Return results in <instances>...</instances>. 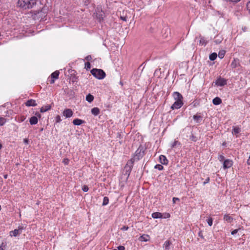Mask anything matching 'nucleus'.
Returning <instances> with one entry per match:
<instances>
[{"label": "nucleus", "mask_w": 250, "mask_h": 250, "mask_svg": "<svg viewBox=\"0 0 250 250\" xmlns=\"http://www.w3.org/2000/svg\"><path fill=\"white\" fill-rule=\"evenodd\" d=\"M121 19L124 21H126L127 18L126 17H121Z\"/></svg>", "instance_id": "nucleus-50"}, {"label": "nucleus", "mask_w": 250, "mask_h": 250, "mask_svg": "<svg viewBox=\"0 0 250 250\" xmlns=\"http://www.w3.org/2000/svg\"><path fill=\"white\" fill-rule=\"evenodd\" d=\"M180 145V142H179L178 141L175 140L170 146V147L171 148H174L177 146H179Z\"/></svg>", "instance_id": "nucleus-26"}, {"label": "nucleus", "mask_w": 250, "mask_h": 250, "mask_svg": "<svg viewBox=\"0 0 250 250\" xmlns=\"http://www.w3.org/2000/svg\"><path fill=\"white\" fill-rule=\"evenodd\" d=\"M88 187L86 185H84L82 188V190L84 192H87L88 190Z\"/></svg>", "instance_id": "nucleus-38"}, {"label": "nucleus", "mask_w": 250, "mask_h": 250, "mask_svg": "<svg viewBox=\"0 0 250 250\" xmlns=\"http://www.w3.org/2000/svg\"><path fill=\"white\" fill-rule=\"evenodd\" d=\"M86 59L88 61H90L92 59V57L90 55H88L86 57Z\"/></svg>", "instance_id": "nucleus-49"}, {"label": "nucleus", "mask_w": 250, "mask_h": 250, "mask_svg": "<svg viewBox=\"0 0 250 250\" xmlns=\"http://www.w3.org/2000/svg\"><path fill=\"white\" fill-rule=\"evenodd\" d=\"M94 100V96L90 94H88L86 96V100L89 102L91 103Z\"/></svg>", "instance_id": "nucleus-23"}, {"label": "nucleus", "mask_w": 250, "mask_h": 250, "mask_svg": "<svg viewBox=\"0 0 250 250\" xmlns=\"http://www.w3.org/2000/svg\"><path fill=\"white\" fill-rule=\"evenodd\" d=\"M227 84V81L224 78L219 77L215 82V84L217 86H223Z\"/></svg>", "instance_id": "nucleus-8"}, {"label": "nucleus", "mask_w": 250, "mask_h": 250, "mask_svg": "<svg viewBox=\"0 0 250 250\" xmlns=\"http://www.w3.org/2000/svg\"><path fill=\"white\" fill-rule=\"evenodd\" d=\"M233 165V162L230 159H227L224 160L223 162V168L227 169L230 168Z\"/></svg>", "instance_id": "nucleus-9"}, {"label": "nucleus", "mask_w": 250, "mask_h": 250, "mask_svg": "<svg viewBox=\"0 0 250 250\" xmlns=\"http://www.w3.org/2000/svg\"><path fill=\"white\" fill-rule=\"evenodd\" d=\"M170 217V214L168 213H166L165 214H163V218H168Z\"/></svg>", "instance_id": "nucleus-41"}, {"label": "nucleus", "mask_w": 250, "mask_h": 250, "mask_svg": "<svg viewBox=\"0 0 250 250\" xmlns=\"http://www.w3.org/2000/svg\"><path fill=\"white\" fill-rule=\"evenodd\" d=\"M62 162L64 164V165H67L69 163V160L67 158L64 159L63 160Z\"/></svg>", "instance_id": "nucleus-40"}, {"label": "nucleus", "mask_w": 250, "mask_h": 250, "mask_svg": "<svg viewBox=\"0 0 250 250\" xmlns=\"http://www.w3.org/2000/svg\"><path fill=\"white\" fill-rule=\"evenodd\" d=\"M37 0H19L18 5L24 9L32 8L36 5Z\"/></svg>", "instance_id": "nucleus-2"}, {"label": "nucleus", "mask_w": 250, "mask_h": 250, "mask_svg": "<svg viewBox=\"0 0 250 250\" xmlns=\"http://www.w3.org/2000/svg\"><path fill=\"white\" fill-rule=\"evenodd\" d=\"M6 120L3 117L0 118V125H3L6 123Z\"/></svg>", "instance_id": "nucleus-31"}, {"label": "nucleus", "mask_w": 250, "mask_h": 250, "mask_svg": "<svg viewBox=\"0 0 250 250\" xmlns=\"http://www.w3.org/2000/svg\"><path fill=\"white\" fill-rule=\"evenodd\" d=\"M0 250H4V249L2 247V246H0Z\"/></svg>", "instance_id": "nucleus-55"}, {"label": "nucleus", "mask_w": 250, "mask_h": 250, "mask_svg": "<svg viewBox=\"0 0 250 250\" xmlns=\"http://www.w3.org/2000/svg\"><path fill=\"white\" fill-rule=\"evenodd\" d=\"M199 42H200V44H201L202 45H206V42L203 37L200 38Z\"/></svg>", "instance_id": "nucleus-33"}, {"label": "nucleus", "mask_w": 250, "mask_h": 250, "mask_svg": "<svg viewBox=\"0 0 250 250\" xmlns=\"http://www.w3.org/2000/svg\"><path fill=\"white\" fill-rule=\"evenodd\" d=\"M51 108V106L50 105H46L45 106H42L40 109V112L42 113H43L46 112Z\"/></svg>", "instance_id": "nucleus-20"}, {"label": "nucleus", "mask_w": 250, "mask_h": 250, "mask_svg": "<svg viewBox=\"0 0 250 250\" xmlns=\"http://www.w3.org/2000/svg\"><path fill=\"white\" fill-rule=\"evenodd\" d=\"M91 73L95 78L99 80L104 79L106 75L105 72L100 69L93 68L91 70Z\"/></svg>", "instance_id": "nucleus-3"}, {"label": "nucleus", "mask_w": 250, "mask_h": 250, "mask_svg": "<svg viewBox=\"0 0 250 250\" xmlns=\"http://www.w3.org/2000/svg\"><path fill=\"white\" fill-rule=\"evenodd\" d=\"M55 121H56V123H60L62 121V119L61 118V117L59 116V115H57L56 117H55Z\"/></svg>", "instance_id": "nucleus-36"}, {"label": "nucleus", "mask_w": 250, "mask_h": 250, "mask_svg": "<svg viewBox=\"0 0 250 250\" xmlns=\"http://www.w3.org/2000/svg\"><path fill=\"white\" fill-rule=\"evenodd\" d=\"M225 54V51L224 50L220 51L218 53V57L220 59H222L224 57Z\"/></svg>", "instance_id": "nucleus-27"}, {"label": "nucleus", "mask_w": 250, "mask_h": 250, "mask_svg": "<svg viewBox=\"0 0 250 250\" xmlns=\"http://www.w3.org/2000/svg\"><path fill=\"white\" fill-rule=\"evenodd\" d=\"M215 42H216V43L220 42H219V41H216V40Z\"/></svg>", "instance_id": "nucleus-56"}, {"label": "nucleus", "mask_w": 250, "mask_h": 250, "mask_svg": "<svg viewBox=\"0 0 250 250\" xmlns=\"http://www.w3.org/2000/svg\"><path fill=\"white\" fill-rule=\"evenodd\" d=\"M84 123V121L78 118L75 119L73 121V124L75 125H80Z\"/></svg>", "instance_id": "nucleus-15"}, {"label": "nucleus", "mask_w": 250, "mask_h": 250, "mask_svg": "<svg viewBox=\"0 0 250 250\" xmlns=\"http://www.w3.org/2000/svg\"><path fill=\"white\" fill-rule=\"evenodd\" d=\"M23 227L19 226L18 229L10 231V236L16 237L22 233Z\"/></svg>", "instance_id": "nucleus-6"}, {"label": "nucleus", "mask_w": 250, "mask_h": 250, "mask_svg": "<svg viewBox=\"0 0 250 250\" xmlns=\"http://www.w3.org/2000/svg\"><path fill=\"white\" fill-rule=\"evenodd\" d=\"M109 199L107 197H104L103 199V205L105 206L108 204Z\"/></svg>", "instance_id": "nucleus-28"}, {"label": "nucleus", "mask_w": 250, "mask_h": 250, "mask_svg": "<svg viewBox=\"0 0 250 250\" xmlns=\"http://www.w3.org/2000/svg\"><path fill=\"white\" fill-rule=\"evenodd\" d=\"M227 1L232 2H238L240 0H227Z\"/></svg>", "instance_id": "nucleus-48"}, {"label": "nucleus", "mask_w": 250, "mask_h": 250, "mask_svg": "<svg viewBox=\"0 0 250 250\" xmlns=\"http://www.w3.org/2000/svg\"><path fill=\"white\" fill-rule=\"evenodd\" d=\"M179 201V199L178 198H177V197L173 198L172 201H173V203H175L176 202V201Z\"/></svg>", "instance_id": "nucleus-46"}, {"label": "nucleus", "mask_w": 250, "mask_h": 250, "mask_svg": "<svg viewBox=\"0 0 250 250\" xmlns=\"http://www.w3.org/2000/svg\"><path fill=\"white\" fill-rule=\"evenodd\" d=\"M91 113L94 116H97L100 113V109L98 107H94L91 109Z\"/></svg>", "instance_id": "nucleus-21"}, {"label": "nucleus", "mask_w": 250, "mask_h": 250, "mask_svg": "<svg viewBox=\"0 0 250 250\" xmlns=\"http://www.w3.org/2000/svg\"><path fill=\"white\" fill-rule=\"evenodd\" d=\"M25 105L27 106H35L37 105V104L35 100L30 99L25 103Z\"/></svg>", "instance_id": "nucleus-13"}, {"label": "nucleus", "mask_w": 250, "mask_h": 250, "mask_svg": "<svg viewBox=\"0 0 250 250\" xmlns=\"http://www.w3.org/2000/svg\"><path fill=\"white\" fill-rule=\"evenodd\" d=\"M190 139L193 142H196L197 140V137L194 136V135L192 134L190 136Z\"/></svg>", "instance_id": "nucleus-35"}, {"label": "nucleus", "mask_w": 250, "mask_h": 250, "mask_svg": "<svg viewBox=\"0 0 250 250\" xmlns=\"http://www.w3.org/2000/svg\"><path fill=\"white\" fill-rule=\"evenodd\" d=\"M144 153L143 148L139 147L135 151V155L134 157V161L139 160L143 157Z\"/></svg>", "instance_id": "nucleus-4"}, {"label": "nucleus", "mask_w": 250, "mask_h": 250, "mask_svg": "<svg viewBox=\"0 0 250 250\" xmlns=\"http://www.w3.org/2000/svg\"><path fill=\"white\" fill-rule=\"evenodd\" d=\"M224 159H225V157L223 155H220L219 156L218 160L219 161L222 162V161H224Z\"/></svg>", "instance_id": "nucleus-39"}, {"label": "nucleus", "mask_w": 250, "mask_h": 250, "mask_svg": "<svg viewBox=\"0 0 250 250\" xmlns=\"http://www.w3.org/2000/svg\"><path fill=\"white\" fill-rule=\"evenodd\" d=\"M239 65V60L238 59H234L231 62L230 66L232 68H235Z\"/></svg>", "instance_id": "nucleus-14"}, {"label": "nucleus", "mask_w": 250, "mask_h": 250, "mask_svg": "<svg viewBox=\"0 0 250 250\" xmlns=\"http://www.w3.org/2000/svg\"><path fill=\"white\" fill-rule=\"evenodd\" d=\"M171 244V243L169 241H166L163 245V248H164V250H169L170 246Z\"/></svg>", "instance_id": "nucleus-19"}, {"label": "nucleus", "mask_w": 250, "mask_h": 250, "mask_svg": "<svg viewBox=\"0 0 250 250\" xmlns=\"http://www.w3.org/2000/svg\"><path fill=\"white\" fill-rule=\"evenodd\" d=\"M172 96L175 101L171 105V109L174 110L181 107L183 105V97L182 95L178 92H174L172 94Z\"/></svg>", "instance_id": "nucleus-1"}, {"label": "nucleus", "mask_w": 250, "mask_h": 250, "mask_svg": "<svg viewBox=\"0 0 250 250\" xmlns=\"http://www.w3.org/2000/svg\"><path fill=\"white\" fill-rule=\"evenodd\" d=\"M159 161L162 164L165 165H167L168 162V161L167 159V157L163 155H161L159 156Z\"/></svg>", "instance_id": "nucleus-12"}, {"label": "nucleus", "mask_w": 250, "mask_h": 250, "mask_svg": "<svg viewBox=\"0 0 250 250\" xmlns=\"http://www.w3.org/2000/svg\"><path fill=\"white\" fill-rule=\"evenodd\" d=\"M215 42H216V43L220 42H219V41H216V40Z\"/></svg>", "instance_id": "nucleus-57"}, {"label": "nucleus", "mask_w": 250, "mask_h": 250, "mask_svg": "<svg viewBox=\"0 0 250 250\" xmlns=\"http://www.w3.org/2000/svg\"><path fill=\"white\" fill-rule=\"evenodd\" d=\"M85 67L87 70L88 69H90L91 67V64L90 62H87L85 63Z\"/></svg>", "instance_id": "nucleus-37"}, {"label": "nucleus", "mask_w": 250, "mask_h": 250, "mask_svg": "<svg viewBox=\"0 0 250 250\" xmlns=\"http://www.w3.org/2000/svg\"><path fill=\"white\" fill-rule=\"evenodd\" d=\"M23 142H24L25 144H28V143H29V140H28V139H24L23 140Z\"/></svg>", "instance_id": "nucleus-51"}, {"label": "nucleus", "mask_w": 250, "mask_h": 250, "mask_svg": "<svg viewBox=\"0 0 250 250\" xmlns=\"http://www.w3.org/2000/svg\"><path fill=\"white\" fill-rule=\"evenodd\" d=\"M103 14H100L98 16V18L100 20H101V19H103Z\"/></svg>", "instance_id": "nucleus-52"}, {"label": "nucleus", "mask_w": 250, "mask_h": 250, "mask_svg": "<svg viewBox=\"0 0 250 250\" xmlns=\"http://www.w3.org/2000/svg\"><path fill=\"white\" fill-rule=\"evenodd\" d=\"M62 114L66 118H70L73 116V112L71 109L67 108L64 110Z\"/></svg>", "instance_id": "nucleus-10"}, {"label": "nucleus", "mask_w": 250, "mask_h": 250, "mask_svg": "<svg viewBox=\"0 0 250 250\" xmlns=\"http://www.w3.org/2000/svg\"><path fill=\"white\" fill-rule=\"evenodd\" d=\"M152 217L153 218H163V214L160 212H156L152 214Z\"/></svg>", "instance_id": "nucleus-16"}, {"label": "nucleus", "mask_w": 250, "mask_h": 250, "mask_svg": "<svg viewBox=\"0 0 250 250\" xmlns=\"http://www.w3.org/2000/svg\"><path fill=\"white\" fill-rule=\"evenodd\" d=\"M221 103H222L221 99L218 97L214 98L212 100L213 104L214 105H216L221 104Z\"/></svg>", "instance_id": "nucleus-18"}, {"label": "nucleus", "mask_w": 250, "mask_h": 250, "mask_svg": "<svg viewBox=\"0 0 250 250\" xmlns=\"http://www.w3.org/2000/svg\"><path fill=\"white\" fill-rule=\"evenodd\" d=\"M240 128L237 127H233V130H232V133L238 134L240 132Z\"/></svg>", "instance_id": "nucleus-29"}, {"label": "nucleus", "mask_w": 250, "mask_h": 250, "mask_svg": "<svg viewBox=\"0 0 250 250\" xmlns=\"http://www.w3.org/2000/svg\"><path fill=\"white\" fill-rule=\"evenodd\" d=\"M198 235H199V236L201 237L202 238H203V236L201 232H199Z\"/></svg>", "instance_id": "nucleus-53"}, {"label": "nucleus", "mask_w": 250, "mask_h": 250, "mask_svg": "<svg viewBox=\"0 0 250 250\" xmlns=\"http://www.w3.org/2000/svg\"><path fill=\"white\" fill-rule=\"evenodd\" d=\"M128 229V227L127 226H123L121 229L122 230H127Z\"/></svg>", "instance_id": "nucleus-44"}, {"label": "nucleus", "mask_w": 250, "mask_h": 250, "mask_svg": "<svg viewBox=\"0 0 250 250\" xmlns=\"http://www.w3.org/2000/svg\"><path fill=\"white\" fill-rule=\"evenodd\" d=\"M133 163V161H132L131 159L130 162H127L125 165V167H124V170L125 171V175L129 176L132 169Z\"/></svg>", "instance_id": "nucleus-5"}, {"label": "nucleus", "mask_w": 250, "mask_h": 250, "mask_svg": "<svg viewBox=\"0 0 250 250\" xmlns=\"http://www.w3.org/2000/svg\"><path fill=\"white\" fill-rule=\"evenodd\" d=\"M3 177L4 179H6L7 178V175H6V174L4 175Z\"/></svg>", "instance_id": "nucleus-54"}, {"label": "nucleus", "mask_w": 250, "mask_h": 250, "mask_svg": "<svg viewBox=\"0 0 250 250\" xmlns=\"http://www.w3.org/2000/svg\"><path fill=\"white\" fill-rule=\"evenodd\" d=\"M118 250H125V248L123 246H119V247H118Z\"/></svg>", "instance_id": "nucleus-43"}, {"label": "nucleus", "mask_w": 250, "mask_h": 250, "mask_svg": "<svg viewBox=\"0 0 250 250\" xmlns=\"http://www.w3.org/2000/svg\"><path fill=\"white\" fill-rule=\"evenodd\" d=\"M193 118L194 121H195L197 123L200 122L202 119V118L200 116L197 115H194Z\"/></svg>", "instance_id": "nucleus-25"}, {"label": "nucleus", "mask_w": 250, "mask_h": 250, "mask_svg": "<svg viewBox=\"0 0 250 250\" xmlns=\"http://www.w3.org/2000/svg\"><path fill=\"white\" fill-rule=\"evenodd\" d=\"M239 230V229H235L233 230V231H231V234L234 235V234H236L238 232Z\"/></svg>", "instance_id": "nucleus-42"}, {"label": "nucleus", "mask_w": 250, "mask_h": 250, "mask_svg": "<svg viewBox=\"0 0 250 250\" xmlns=\"http://www.w3.org/2000/svg\"><path fill=\"white\" fill-rule=\"evenodd\" d=\"M36 116H32L29 119V123L31 125H35L38 123V117L41 118V115L39 113H36Z\"/></svg>", "instance_id": "nucleus-7"}, {"label": "nucleus", "mask_w": 250, "mask_h": 250, "mask_svg": "<svg viewBox=\"0 0 250 250\" xmlns=\"http://www.w3.org/2000/svg\"><path fill=\"white\" fill-rule=\"evenodd\" d=\"M149 239V236L147 234H143L139 238V240L141 241L147 242Z\"/></svg>", "instance_id": "nucleus-17"}, {"label": "nucleus", "mask_w": 250, "mask_h": 250, "mask_svg": "<svg viewBox=\"0 0 250 250\" xmlns=\"http://www.w3.org/2000/svg\"><path fill=\"white\" fill-rule=\"evenodd\" d=\"M154 168L156 169H157L159 170H162L163 169L164 167L162 165L158 164V165H155V166L154 167Z\"/></svg>", "instance_id": "nucleus-32"}, {"label": "nucleus", "mask_w": 250, "mask_h": 250, "mask_svg": "<svg viewBox=\"0 0 250 250\" xmlns=\"http://www.w3.org/2000/svg\"><path fill=\"white\" fill-rule=\"evenodd\" d=\"M247 7V9L249 10V13L250 14V1L248 3Z\"/></svg>", "instance_id": "nucleus-47"}, {"label": "nucleus", "mask_w": 250, "mask_h": 250, "mask_svg": "<svg viewBox=\"0 0 250 250\" xmlns=\"http://www.w3.org/2000/svg\"><path fill=\"white\" fill-rule=\"evenodd\" d=\"M59 74L60 72L59 71H55L51 74L50 76L51 78V80L50 82V83L53 84L54 83L55 80L58 78Z\"/></svg>", "instance_id": "nucleus-11"}, {"label": "nucleus", "mask_w": 250, "mask_h": 250, "mask_svg": "<svg viewBox=\"0 0 250 250\" xmlns=\"http://www.w3.org/2000/svg\"><path fill=\"white\" fill-rule=\"evenodd\" d=\"M26 119V117L24 116H20L18 118V122L19 123H21L23 122Z\"/></svg>", "instance_id": "nucleus-30"}, {"label": "nucleus", "mask_w": 250, "mask_h": 250, "mask_svg": "<svg viewBox=\"0 0 250 250\" xmlns=\"http://www.w3.org/2000/svg\"><path fill=\"white\" fill-rule=\"evenodd\" d=\"M224 219L229 223H230L233 220V218L228 214H226L224 216Z\"/></svg>", "instance_id": "nucleus-22"}, {"label": "nucleus", "mask_w": 250, "mask_h": 250, "mask_svg": "<svg viewBox=\"0 0 250 250\" xmlns=\"http://www.w3.org/2000/svg\"><path fill=\"white\" fill-rule=\"evenodd\" d=\"M209 177H208L206 179V181L205 182H204L203 183V185H205V184H206L207 183H208L209 181Z\"/></svg>", "instance_id": "nucleus-45"}, {"label": "nucleus", "mask_w": 250, "mask_h": 250, "mask_svg": "<svg viewBox=\"0 0 250 250\" xmlns=\"http://www.w3.org/2000/svg\"><path fill=\"white\" fill-rule=\"evenodd\" d=\"M217 56V55L216 53H212L209 55V58L211 61H214L216 59Z\"/></svg>", "instance_id": "nucleus-24"}, {"label": "nucleus", "mask_w": 250, "mask_h": 250, "mask_svg": "<svg viewBox=\"0 0 250 250\" xmlns=\"http://www.w3.org/2000/svg\"><path fill=\"white\" fill-rule=\"evenodd\" d=\"M207 223L209 226H211L212 225L213 220L212 218L209 217L207 220Z\"/></svg>", "instance_id": "nucleus-34"}]
</instances>
